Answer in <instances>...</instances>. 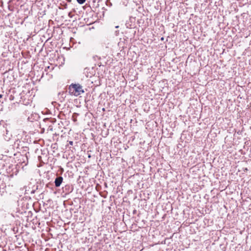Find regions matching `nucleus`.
Here are the masks:
<instances>
[{
    "label": "nucleus",
    "mask_w": 251,
    "mask_h": 251,
    "mask_svg": "<svg viewBox=\"0 0 251 251\" xmlns=\"http://www.w3.org/2000/svg\"><path fill=\"white\" fill-rule=\"evenodd\" d=\"M70 144L71 145H73V142H72V141L70 142Z\"/></svg>",
    "instance_id": "nucleus-5"
},
{
    "label": "nucleus",
    "mask_w": 251,
    "mask_h": 251,
    "mask_svg": "<svg viewBox=\"0 0 251 251\" xmlns=\"http://www.w3.org/2000/svg\"><path fill=\"white\" fill-rule=\"evenodd\" d=\"M77 115V114L75 113H74L73 115L72 118H73V120L74 122H75L77 121V117H76Z\"/></svg>",
    "instance_id": "nucleus-3"
},
{
    "label": "nucleus",
    "mask_w": 251,
    "mask_h": 251,
    "mask_svg": "<svg viewBox=\"0 0 251 251\" xmlns=\"http://www.w3.org/2000/svg\"><path fill=\"white\" fill-rule=\"evenodd\" d=\"M2 95L0 94V98H2Z\"/></svg>",
    "instance_id": "nucleus-6"
},
{
    "label": "nucleus",
    "mask_w": 251,
    "mask_h": 251,
    "mask_svg": "<svg viewBox=\"0 0 251 251\" xmlns=\"http://www.w3.org/2000/svg\"><path fill=\"white\" fill-rule=\"evenodd\" d=\"M77 0V2L79 4H80L84 3L86 1V0Z\"/></svg>",
    "instance_id": "nucleus-4"
},
{
    "label": "nucleus",
    "mask_w": 251,
    "mask_h": 251,
    "mask_svg": "<svg viewBox=\"0 0 251 251\" xmlns=\"http://www.w3.org/2000/svg\"><path fill=\"white\" fill-rule=\"evenodd\" d=\"M63 181V177L61 176L56 178L54 183L56 187H59Z\"/></svg>",
    "instance_id": "nucleus-2"
},
{
    "label": "nucleus",
    "mask_w": 251,
    "mask_h": 251,
    "mask_svg": "<svg viewBox=\"0 0 251 251\" xmlns=\"http://www.w3.org/2000/svg\"><path fill=\"white\" fill-rule=\"evenodd\" d=\"M69 93L72 96L77 97L83 94L84 91L79 84H72L68 88Z\"/></svg>",
    "instance_id": "nucleus-1"
}]
</instances>
